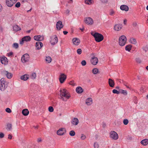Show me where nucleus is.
Segmentation results:
<instances>
[{
    "label": "nucleus",
    "instance_id": "nucleus-1",
    "mask_svg": "<svg viewBox=\"0 0 148 148\" xmlns=\"http://www.w3.org/2000/svg\"><path fill=\"white\" fill-rule=\"evenodd\" d=\"M93 36L95 38V40L98 42L102 41L104 38L102 35L97 32L95 33L93 35Z\"/></svg>",
    "mask_w": 148,
    "mask_h": 148
},
{
    "label": "nucleus",
    "instance_id": "nucleus-2",
    "mask_svg": "<svg viewBox=\"0 0 148 148\" xmlns=\"http://www.w3.org/2000/svg\"><path fill=\"white\" fill-rule=\"evenodd\" d=\"M127 41V38L124 35H122L119 38V45L121 46H124Z\"/></svg>",
    "mask_w": 148,
    "mask_h": 148
},
{
    "label": "nucleus",
    "instance_id": "nucleus-3",
    "mask_svg": "<svg viewBox=\"0 0 148 148\" xmlns=\"http://www.w3.org/2000/svg\"><path fill=\"white\" fill-rule=\"evenodd\" d=\"M7 87V85L5 79L2 78L0 80V90L3 91Z\"/></svg>",
    "mask_w": 148,
    "mask_h": 148
},
{
    "label": "nucleus",
    "instance_id": "nucleus-4",
    "mask_svg": "<svg viewBox=\"0 0 148 148\" xmlns=\"http://www.w3.org/2000/svg\"><path fill=\"white\" fill-rule=\"evenodd\" d=\"M84 22L87 25H92L94 23L93 19L90 17H87L84 18Z\"/></svg>",
    "mask_w": 148,
    "mask_h": 148
},
{
    "label": "nucleus",
    "instance_id": "nucleus-5",
    "mask_svg": "<svg viewBox=\"0 0 148 148\" xmlns=\"http://www.w3.org/2000/svg\"><path fill=\"white\" fill-rule=\"evenodd\" d=\"M50 43L52 45H54L56 44L58 42V38L56 35L51 36L50 39Z\"/></svg>",
    "mask_w": 148,
    "mask_h": 148
},
{
    "label": "nucleus",
    "instance_id": "nucleus-6",
    "mask_svg": "<svg viewBox=\"0 0 148 148\" xmlns=\"http://www.w3.org/2000/svg\"><path fill=\"white\" fill-rule=\"evenodd\" d=\"M110 138L114 140H117L119 137L117 133L114 131H112L110 132Z\"/></svg>",
    "mask_w": 148,
    "mask_h": 148
},
{
    "label": "nucleus",
    "instance_id": "nucleus-7",
    "mask_svg": "<svg viewBox=\"0 0 148 148\" xmlns=\"http://www.w3.org/2000/svg\"><path fill=\"white\" fill-rule=\"evenodd\" d=\"M59 98L63 101L64 100L65 97V89H61L59 90Z\"/></svg>",
    "mask_w": 148,
    "mask_h": 148
},
{
    "label": "nucleus",
    "instance_id": "nucleus-8",
    "mask_svg": "<svg viewBox=\"0 0 148 148\" xmlns=\"http://www.w3.org/2000/svg\"><path fill=\"white\" fill-rule=\"evenodd\" d=\"M29 56L28 54H24L21 57V61L23 63L28 62L29 60Z\"/></svg>",
    "mask_w": 148,
    "mask_h": 148
},
{
    "label": "nucleus",
    "instance_id": "nucleus-9",
    "mask_svg": "<svg viewBox=\"0 0 148 148\" xmlns=\"http://www.w3.org/2000/svg\"><path fill=\"white\" fill-rule=\"evenodd\" d=\"M90 62L92 65H95L98 62V59L97 57L94 56L91 58Z\"/></svg>",
    "mask_w": 148,
    "mask_h": 148
},
{
    "label": "nucleus",
    "instance_id": "nucleus-10",
    "mask_svg": "<svg viewBox=\"0 0 148 148\" xmlns=\"http://www.w3.org/2000/svg\"><path fill=\"white\" fill-rule=\"evenodd\" d=\"M31 38L29 36H25L22 38L20 42L21 44H23L24 41H30Z\"/></svg>",
    "mask_w": 148,
    "mask_h": 148
},
{
    "label": "nucleus",
    "instance_id": "nucleus-11",
    "mask_svg": "<svg viewBox=\"0 0 148 148\" xmlns=\"http://www.w3.org/2000/svg\"><path fill=\"white\" fill-rule=\"evenodd\" d=\"M0 60L3 64H6L8 62V59L5 56L0 57Z\"/></svg>",
    "mask_w": 148,
    "mask_h": 148
},
{
    "label": "nucleus",
    "instance_id": "nucleus-12",
    "mask_svg": "<svg viewBox=\"0 0 148 148\" xmlns=\"http://www.w3.org/2000/svg\"><path fill=\"white\" fill-rule=\"evenodd\" d=\"M2 73L3 74L5 75L8 78L10 79L12 77V74L10 73L8 71H3L2 72Z\"/></svg>",
    "mask_w": 148,
    "mask_h": 148
},
{
    "label": "nucleus",
    "instance_id": "nucleus-13",
    "mask_svg": "<svg viewBox=\"0 0 148 148\" xmlns=\"http://www.w3.org/2000/svg\"><path fill=\"white\" fill-rule=\"evenodd\" d=\"M122 28V25L120 24H116L114 25V29L116 31H118L121 30Z\"/></svg>",
    "mask_w": 148,
    "mask_h": 148
},
{
    "label": "nucleus",
    "instance_id": "nucleus-14",
    "mask_svg": "<svg viewBox=\"0 0 148 148\" xmlns=\"http://www.w3.org/2000/svg\"><path fill=\"white\" fill-rule=\"evenodd\" d=\"M63 26L62 22L60 21H58L56 23V27L58 30H60Z\"/></svg>",
    "mask_w": 148,
    "mask_h": 148
},
{
    "label": "nucleus",
    "instance_id": "nucleus-15",
    "mask_svg": "<svg viewBox=\"0 0 148 148\" xmlns=\"http://www.w3.org/2000/svg\"><path fill=\"white\" fill-rule=\"evenodd\" d=\"M34 39L38 41H41L44 39L43 37L40 35L36 36H34Z\"/></svg>",
    "mask_w": 148,
    "mask_h": 148
},
{
    "label": "nucleus",
    "instance_id": "nucleus-16",
    "mask_svg": "<svg viewBox=\"0 0 148 148\" xmlns=\"http://www.w3.org/2000/svg\"><path fill=\"white\" fill-rule=\"evenodd\" d=\"M43 46L42 43L39 41L37 42L36 44V47L37 49H40Z\"/></svg>",
    "mask_w": 148,
    "mask_h": 148
},
{
    "label": "nucleus",
    "instance_id": "nucleus-17",
    "mask_svg": "<svg viewBox=\"0 0 148 148\" xmlns=\"http://www.w3.org/2000/svg\"><path fill=\"white\" fill-rule=\"evenodd\" d=\"M72 41L73 44L76 45H78L80 42V40L77 38H73Z\"/></svg>",
    "mask_w": 148,
    "mask_h": 148
},
{
    "label": "nucleus",
    "instance_id": "nucleus-18",
    "mask_svg": "<svg viewBox=\"0 0 148 148\" xmlns=\"http://www.w3.org/2000/svg\"><path fill=\"white\" fill-rule=\"evenodd\" d=\"M79 123L78 119L77 118H73L71 121V123L73 125H76Z\"/></svg>",
    "mask_w": 148,
    "mask_h": 148
},
{
    "label": "nucleus",
    "instance_id": "nucleus-19",
    "mask_svg": "<svg viewBox=\"0 0 148 148\" xmlns=\"http://www.w3.org/2000/svg\"><path fill=\"white\" fill-rule=\"evenodd\" d=\"M92 103V100L91 98H88L86 101V104L88 106H90Z\"/></svg>",
    "mask_w": 148,
    "mask_h": 148
},
{
    "label": "nucleus",
    "instance_id": "nucleus-20",
    "mask_svg": "<svg viewBox=\"0 0 148 148\" xmlns=\"http://www.w3.org/2000/svg\"><path fill=\"white\" fill-rule=\"evenodd\" d=\"M12 2L11 0H5L6 4L9 7H11L14 4Z\"/></svg>",
    "mask_w": 148,
    "mask_h": 148
},
{
    "label": "nucleus",
    "instance_id": "nucleus-21",
    "mask_svg": "<svg viewBox=\"0 0 148 148\" xmlns=\"http://www.w3.org/2000/svg\"><path fill=\"white\" fill-rule=\"evenodd\" d=\"M121 9L122 10H124L125 11H127L128 10L129 8L126 5H122L120 7Z\"/></svg>",
    "mask_w": 148,
    "mask_h": 148
},
{
    "label": "nucleus",
    "instance_id": "nucleus-22",
    "mask_svg": "<svg viewBox=\"0 0 148 148\" xmlns=\"http://www.w3.org/2000/svg\"><path fill=\"white\" fill-rule=\"evenodd\" d=\"M108 84L111 87H113L114 85V80L110 78L108 79Z\"/></svg>",
    "mask_w": 148,
    "mask_h": 148
},
{
    "label": "nucleus",
    "instance_id": "nucleus-23",
    "mask_svg": "<svg viewBox=\"0 0 148 148\" xmlns=\"http://www.w3.org/2000/svg\"><path fill=\"white\" fill-rule=\"evenodd\" d=\"M64 128H62L59 129L57 132L58 135L60 136L64 134Z\"/></svg>",
    "mask_w": 148,
    "mask_h": 148
},
{
    "label": "nucleus",
    "instance_id": "nucleus-24",
    "mask_svg": "<svg viewBox=\"0 0 148 148\" xmlns=\"http://www.w3.org/2000/svg\"><path fill=\"white\" fill-rule=\"evenodd\" d=\"M65 80V75L64 74H62L60 75L59 80L61 83H63L64 80Z\"/></svg>",
    "mask_w": 148,
    "mask_h": 148
},
{
    "label": "nucleus",
    "instance_id": "nucleus-25",
    "mask_svg": "<svg viewBox=\"0 0 148 148\" xmlns=\"http://www.w3.org/2000/svg\"><path fill=\"white\" fill-rule=\"evenodd\" d=\"M76 91L77 93L79 94L82 93L83 92V90L82 88L80 86L77 87L76 89Z\"/></svg>",
    "mask_w": 148,
    "mask_h": 148
},
{
    "label": "nucleus",
    "instance_id": "nucleus-26",
    "mask_svg": "<svg viewBox=\"0 0 148 148\" xmlns=\"http://www.w3.org/2000/svg\"><path fill=\"white\" fill-rule=\"evenodd\" d=\"M29 111L27 109H25L23 110L22 113L24 116H27L29 114Z\"/></svg>",
    "mask_w": 148,
    "mask_h": 148
},
{
    "label": "nucleus",
    "instance_id": "nucleus-27",
    "mask_svg": "<svg viewBox=\"0 0 148 148\" xmlns=\"http://www.w3.org/2000/svg\"><path fill=\"white\" fill-rule=\"evenodd\" d=\"M140 143L143 145H146L148 144V140L147 139L143 140L141 141Z\"/></svg>",
    "mask_w": 148,
    "mask_h": 148
},
{
    "label": "nucleus",
    "instance_id": "nucleus-28",
    "mask_svg": "<svg viewBox=\"0 0 148 148\" xmlns=\"http://www.w3.org/2000/svg\"><path fill=\"white\" fill-rule=\"evenodd\" d=\"M13 29L16 32L21 30V28L17 25H15L13 26Z\"/></svg>",
    "mask_w": 148,
    "mask_h": 148
},
{
    "label": "nucleus",
    "instance_id": "nucleus-29",
    "mask_svg": "<svg viewBox=\"0 0 148 148\" xmlns=\"http://www.w3.org/2000/svg\"><path fill=\"white\" fill-rule=\"evenodd\" d=\"M130 42L131 43L136 45V44L137 42L136 39L134 38H131L130 40Z\"/></svg>",
    "mask_w": 148,
    "mask_h": 148
},
{
    "label": "nucleus",
    "instance_id": "nucleus-30",
    "mask_svg": "<svg viewBox=\"0 0 148 148\" xmlns=\"http://www.w3.org/2000/svg\"><path fill=\"white\" fill-rule=\"evenodd\" d=\"M8 131H10L12 129V125L10 123L7 124L6 128Z\"/></svg>",
    "mask_w": 148,
    "mask_h": 148
},
{
    "label": "nucleus",
    "instance_id": "nucleus-31",
    "mask_svg": "<svg viewBox=\"0 0 148 148\" xmlns=\"http://www.w3.org/2000/svg\"><path fill=\"white\" fill-rule=\"evenodd\" d=\"M29 78L28 75H24L21 77V79L22 80L25 81L26 80Z\"/></svg>",
    "mask_w": 148,
    "mask_h": 148
},
{
    "label": "nucleus",
    "instance_id": "nucleus-32",
    "mask_svg": "<svg viewBox=\"0 0 148 148\" xmlns=\"http://www.w3.org/2000/svg\"><path fill=\"white\" fill-rule=\"evenodd\" d=\"M132 48V46L129 45L126 46L125 47V49L126 50L129 51Z\"/></svg>",
    "mask_w": 148,
    "mask_h": 148
},
{
    "label": "nucleus",
    "instance_id": "nucleus-33",
    "mask_svg": "<svg viewBox=\"0 0 148 148\" xmlns=\"http://www.w3.org/2000/svg\"><path fill=\"white\" fill-rule=\"evenodd\" d=\"M85 3L88 5H90L93 3V1L92 0H86L85 1Z\"/></svg>",
    "mask_w": 148,
    "mask_h": 148
},
{
    "label": "nucleus",
    "instance_id": "nucleus-34",
    "mask_svg": "<svg viewBox=\"0 0 148 148\" xmlns=\"http://www.w3.org/2000/svg\"><path fill=\"white\" fill-rule=\"evenodd\" d=\"M98 69L96 68L93 69L92 70V72L94 74H97L98 73Z\"/></svg>",
    "mask_w": 148,
    "mask_h": 148
},
{
    "label": "nucleus",
    "instance_id": "nucleus-35",
    "mask_svg": "<svg viewBox=\"0 0 148 148\" xmlns=\"http://www.w3.org/2000/svg\"><path fill=\"white\" fill-rule=\"evenodd\" d=\"M45 60L48 63H49L51 61V58L49 56H47Z\"/></svg>",
    "mask_w": 148,
    "mask_h": 148
},
{
    "label": "nucleus",
    "instance_id": "nucleus-36",
    "mask_svg": "<svg viewBox=\"0 0 148 148\" xmlns=\"http://www.w3.org/2000/svg\"><path fill=\"white\" fill-rule=\"evenodd\" d=\"M120 92L125 95H127V91L123 90H120Z\"/></svg>",
    "mask_w": 148,
    "mask_h": 148
},
{
    "label": "nucleus",
    "instance_id": "nucleus-37",
    "mask_svg": "<svg viewBox=\"0 0 148 148\" xmlns=\"http://www.w3.org/2000/svg\"><path fill=\"white\" fill-rule=\"evenodd\" d=\"M69 135L71 136H74L75 135V133L73 130H71L69 132Z\"/></svg>",
    "mask_w": 148,
    "mask_h": 148
},
{
    "label": "nucleus",
    "instance_id": "nucleus-38",
    "mask_svg": "<svg viewBox=\"0 0 148 148\" xmlns=\"http://www.w3.org/2000/svg\"><path fill=\"white\" fill-rule=\"evenodd\" d=\"M123 123L125 125H127L129 123L128 120L127 119H124L123 121Z\"/></svg>",
    "mask_w": 148,
    "mask_h": 148
},
{
    "label": "nucleus",
    "instance_id": "nucleus-39",
    "mask_svg": "<svg viewBox=\"0 0 148 148\" xmlns=\"http://www.w3.org/2000/svg\"><path fill=\"white\" fill-rule=\"evenodd\" d=\"M18 47V45L17 43H14L13 45V47L16 49H17Z\"/></svg>",
    "mask_w": 148,
    "mask_h": 148
},
{
    "label": "nucleus",
    "instance_id": "nucleus-40",
    "mask_svg": "<svg viewBox=\"0 0 148 148\" xmlns=\"http://www.w3.org/2000/svg\"><path fill=\"white\" fill-rule=\"evenodd\" d=\"M70 85H71L73 86H75L76 85V84L74 82L73 80L70 81L69 83Z\"/></svg>",
    "mask_w": 148,
    "mask_h": 148
},
{
    "label": "nucleus",
    "instance_id": "nucleus-41",
    "mask_svg": "<svg viewBox=\"0 0 148 148\" xmlns=\"http://www.w3.org/2000/svg\"><path fill=\"white\" fill-rule=\"evenodd\" d=\"M136 61L137 63L139 64H140L142 62L141 60L139 58H136Z\"/></svg>",
    "mask_w": 148,
    "mask_h": 148
},
{
    "label": "nucleus",
    "instance_id": "nucleus-42",
    "mask_svg": "<svg viewBox=\"0 0 148 148\" xmlns=\"http://www.w3.org/2000/svg\"><path fill=\"white\" fill-rule=\"evenodd\" d=\"M115 14V11L112 10H110V15L111 16L114 15Z\"/></svg>",
    "mask_w": 148,
    "mask_h": 148
},
{
    "label": "nucleus",
    "instance_id": "nucleus-43",
    "mask_svg": "<svg viewBox=\"0 0 148 148\" xmlns=\"http://www.w3.org/2000/svg\"><path fill=\"white\" fill-rule=\"evenodd\" d=\"M31 78L32 79H34L36 78V75L35 73H33L31 75Z\"/></svg>",
    "mask_w": 148,
    "mask_h": 148
},
{
    "label": "nucleus",
    "instance_id": "nucleus-44",
    "mask_svg": "<svg viewBox=\"0 0 148 148\" xmlns=\"http://www.w3.org/2000/svg\"><path fill=\"white\" fill-rule=\"evenodd\" d=\"M21 5V3L20 2H18L16 3L15 5V7L18 8H19Z\"/></svg>",
    "mask_w": 148,
    "mask_h": 148
},
{
    "label": "nucleus",
    "instance_id": "nucleus-45",
    "mask_svg": "<svg viewBox=\"0 0 148 148\" xmlns=\"http://www.w3.org/2000/svg\"><path fill=\"white\" fill-rule=\"evenodd\" d=\"M49 111L50 112H52L53 111V108L52 106H49L48 108Z\"/></svg>",
    "mask_w": 148,
    "mask_h": 148
},
{
    "label": "nucleus",
    "instance_id": "nucleus-46",
    "mask_svg": "<svg viewBox=\"0 0 148 148\" xmlns=\"http://www.w3.org/2000/svg\"><path fill=\"white\" fill-rule=\"evenodd\" d=\"M81 64L82 66H84L86 64V62L85 60H83L81 62Z\"/></svg>",
    "mask_w": 148,
    "mask_h": 148
},
{
    "label": "nucleus",
    "instance_id": "nucleus-47",
    "mask_svg": "<svg viewBox=\"0 0 148 148\" xmlns=\"http://www.w3.org/2000/svg\"><path fill=\"white\" fill-rule=\"evenodd\" d=\"M71 97V95L69 94H67L65 91V98L69 99Z\"/></svg>",
    "mask_w": 148,
    "mask_h": 148
},
{
    "label": "nucleus",
    "instance_id": "nucleus-48",
    "mask_svg": "<svg viewBox=\"0 0 148 148\" xmlns=\"http://www.w3.org/2000/svg\"><path fill=\"white\" fill-rule=\"evenodd\" d=\"M112 92L113 93L119 94L120 93V92L117 91L116 90L114 89L112 90Z\"/></svg>",
    "mask_w": 148,
    "mask_h": 148
},
{
    "label": "nucleus",
    "instance_id": "nucleus-49",
    "mask_svg": "<svg viewBox=\"0 0 148 148\" xmlns=\"http://www.w3.org/2000/svg\"><path fill=\"white\" fill-rule=\"evenodd\" d=\"M94 147L95 148H99V144L97 142L95 143L94 144Z\"/></svg>",
    "mask_w": 148,
    "mask_h": 148
},
{
    "label": "nucleus",
    "instance_id": "nucleus-50",
    "mask_svg": "<svg viewBox=\"0 0 148 148\" xmlns=\"http://www.w3.org/2000/svg\"><path fill=\"white\" fill-rule=\"evenodd\" d=\"M77 52L78 54H81L82 53V50L80 49H78L77 50Z\"/></svg>",
    "mask_w": 148,
    "mask_h": 148
},
{
    "label": "nucleus",
    "instance_id": "nucleus-51",
    "mask_svg": "<svg viewBox=\"0 0 148 148\" xmlns=\"http://www.w3.org/2000/svg\"><path fill=\"white\" fill-rule=\"evenodd\" d=\"M6 111L9 113H10L11 112V109L9 108H7L5 109Z\"/></svg>",
    "mask_w": 148,
    "mask_h": 148
},
{
    "label": "nucleus",
    "instance_id": "nucleus-52",
    "mask_svg": "<svg viewBox=\"0 0 148 148\" xmlns=\"http://www.w3.org/2000/svg\"><path fill=\"white\" fill-rule=\"evenodd\" d=\"M86 138V136L85 135L83 134H82V136L81 137V138L83 140H84Z\"/></svg>",
    "mask_w": 148,
    "mask_h": 148
},
{
    "label": "nucleus",
    "instance_id": "nucleus-53",
    "mask_svg": "<svg viewBox=\"0 0 148 148\" xmlns=\"http://www.w3.org/2000/svg\"><path fill=\"white\" fill-rule=\"evenodd\" d=\"M4 134L2 132L0 133V138H3L4 137Z\"/></svg>",
    "mask_w": 148,
    "mask_h": 148
},
{
    "label": "nucleus",
    "instance_id": "nucleus-54",
    "mask_svg": "<svg viewBox=\"0 0 148 148\" xmlns=\"http://www.w3.org/2000/svg\"><path fill=\"white\" fill-rule=\"evenodd\" d=\"M101 2L104 3H106L108 2V0H101Z\"/></svg>",
    "mask_w": 148,
    "mask_h": 148
},
{
    "label": "nucleus",
    "instance_id": "nucleus-55",
    "mask_svg": "<svg viewBox=\"0 0 148 148\" xmlns=\"http://www.w3.org/2000/svg\"><path fill=\"white\" fill-rule=\"evenodd\" d=\"M13 54V53L12 52H10L9 53H8L7 54V55L8 56L10 57Z\"/></svg>",
    "mask_w": 148,
    "mask_h": 148
},
{
    "label": "nucleus",
    "instance_id": "nucleus-56",
    "mask_svg": "<svg viewBox=\"0 0 148 148\" xmlns=\"http://www.w3.org/2000/svg\"><path fill=\"white\" fill-rule=\"evenodd\" d=\"M70 12V11L69 10H67L66 11V14H67L68 15L69 14Z\"/></svg>",
    "mask_w": 148,
    "mask_h": 148
},
{
    "label": "nucleus",
    "instance_id": "nucleus-57",
    "mask_svg": "<svg viewBox=\"0 0 148 148\" xmlns=\"http://www.w3.org/2000/svg\"><path fill=\"white\" fill-rule=\"evenodd\" d=\"M12 138V136L11 134H9L8 135V138L11 139Z\"/></svg>",
    "mask_w": 148,
    "mask_h": 148
},
{
    "label": "nucleus",
    "instance_id": "nucleus-58",
    "mask_svg": "<svg viewBox=\"0 0 148 148\" xmlns=\"http://www.w3.org/2000/svg\"><path fill=\"white\" fill-rule=\"evenodd\" d=\"M37 141L39 143L41 142V138H38L37 140Z\"/></svg>",
    "mask_w": 148,
    "mask_h": 148
},
{
    "label": "nucleus",
    "instance_id": "nucleus-59",
    "mask_svg": "<svg viewBox=\"0 0 148 148\" xmlns=\"http://www.w3.org/2000/svg\"><path fill=\"white\" fill-rule=\"evenodd\" d=\"M132 138L131 137L129 136H128L127 137V138L128 139L131 140L132 139Z\"/></svg>",
    "mask_w": 148,
    "mask_h": 148
},
{
    "label": "nucleus",
    "instance_id": "nucleus-60",
    "mask_svg": "<svg viewBox=\"0 0 148 148\" xmlns=\"http://www.w3.org/2000/svg\"><path fill=\"white\" fill-rule=\"evenodd\" d=\"M33 127H34L35 129H37L38 128V125H36V126H34Z\"/></svg>",
    "mask_w": 148,
    "mask_h": 148
},
{
    "label": "nucleus",
    "instance_id": "nucleus-61",
    "mask_svg": "<svg viewBox=\"0 0 148 148\" xmlns=\"http://www.w3.org/2000/svg\"><path fill=\"white\" fill-rule=\"evenodd\" d=\"M137 25V23L136 22H135L133 23V25L135 26H136Z\"/></svg>",
    "mask_w": 148,
    "mask_h": 148
},
{
    "label": "nucleus",
    "instance_id": "nucleus-62",
    "mask_svg": "<svg viewBox=\"0 0 148 148\" xmlns=\"http://www.w3.org/2000/svg\"><path fill=\"white\" fill-rule=\"evenodd\" d=\"M127 21V20L126 19H124L123 21L124 24L125 25L126 24V23Z\"/></svg>",
    "mask_w": 148,
    "mask_h": 148
},
{
    "label": "nucleus",
    "instance_id": "nucleus-63",
    "mask_svg": "<svg viewBox=\"0 0 148 148\" xmlns=\"http://www.w3.org/2000/svg\"><path fill=\"white\" fill-rule=\"evenodd\" d=\"M79 29L82 31H83L84 30V27L83 26V27L82 28H80Z\"/></svg>",
    "mask_w": 148,
    "mask_h": 148
},
{
    "label": "nucleus",
    "instance_id": "nucleus-64",
    "mask_svg": "<svg viewBox=\"0 0 148 148\" xmlns=\"http://www.w3.org/2000/svg\"><path fill=\"white\" fill-rule=\"evenodd\" d=\"M146 69L147 70H148V66L146 67Z\"/></svg>",
    "mask_w": 148,
    "mask_h": 148
}]
</instances>
